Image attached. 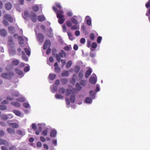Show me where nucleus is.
<instances>
[{
    "mask_svg": "<svg viewBox=\"0 0 150 150\" xmlns=\"http://www.w3.org/2000/svg\"><path fill=\"white\" fill-rule=\"evenodd\" d=\"M7 73H2L1 74V76L4 78L9 80V64H8L6 68Z\"/></svg>",
    "mask_w": 150,
    "mask_h": 150,
    "instance_id": "obj_1",
    "label": "nucleus"
},
{
    "mask_svg": "<svg viewBox=\"0 0 150 150\" xmlns=\"http://www.w3.org/2000/svg\"><path fill=\"white\" fill-rule=\"evenodd\" d=\"M15 47V44L13 42V40L10 38V53L13 55L15 54L16 53Z\"/></svg>",
    "mask_w": 150,
    "mask_h": 150,
    "instance_id": "obj_2",
    "label": "nucleus"
},
{
    "mask_svg": "<svg viewBox=\"0 0 150 150\" xmlns=\"http://www.w3.org/2000/svg\"><path fill=\"white\" fill-rule=\"evenodd\" d=\"M52 9L54 12H56L57 16V18H62L64 17V12L62 10L57 11V9L55 7L53 6Z\"/></svg>",
    "mask_w": 150,
    "mask_h": 150,
    "instance_id": "obj_3",
    "label": "nucleus"
},
{
    "mask_svg": "<svg viewBox=\"0 0 150 150\" xmlns=\"http://www.w3.org/2000/svg\"><path fill=\"white\" fill-rule=\"evenodd\" d=\"M64 56H66V53L64 51L62 50H61V52H59V54H56V59L57 61L58 62H60L61 61V59L60 57H63Z\"/></svg>",
    "mask_w": 150,
    "mask_h": 150,
    "instance_id": "obj_4",
    "label": "nucleus"
},
{
    "mask_svg": "<svg viewBox=\"0 0 150 150\" xmlns=\"http://www.w3.org/2000/svg\"><path fill=\"white\" fill-rule=\"evenodd\" d=\"M32 128L33 130L35 131V134L37 135H38L40 134V132H41L42 131V128L41 126L38 127V130H37L36 124L35 123H33L32 124Z\"/></svg>",
    "mask_w": 150,
    "mask_h": 150,
    "instance_id": "obj_5",
    "label": "nucleus"
},
{
    "mask_svg": "<svg viewBox=\"0 0 150 150\" xmlns=\"http://www.w3.org/2000/svg\"><path fill=\"white\" fill-rule=\"evenodd\" d=\"M30 17L32 21L35 22L37 20V16L36 14L33 12H30Z\"/></svg>",
    "mask_w": 150,
    "mask_h": 150,
    "instance_id": "obj_6",
    "label": "nucleus"
},
{
    "mask_svg": "<svg viewBox=\"0 0 150 150\" xmlns=\"http://www.w3.org/2000/svg\"><path fill=\"white\" fill-rule=\"evenodd\" d=\"M51 45V42L49 40H46L44 43L43 46V48L44 50L47 49L48 47H50Z\"/></svg>",
    "mask_w": 150,
    "mask_h": 150,
    "instance_id": "obj_7",
    "label": "nucleus"
},
{
    "mask_svg": "<svg viewBox=\"0 0 150 150\" xmlns=\"http://www.w3.org/2000/svg\"><path fill=\"white\" fill-rule=\"evenodd\" d=\"M37 37L38 40L40 42H43L44 39V36L42 34L39 33L37 35Z\"/></svg>",
    "mask_w": 150,
    "mask_h": 150,
    "instance_id": "obj_8",
    "label": "nucleus"
},
{
    "mask_svg": "<svg viewBox=\"0 0 150 150\" xmlns=\"http://www.w3.org/2000/svg\"><path fill=\"white\" fill-rule=\"evenodd\" d=\"M7 34V31L4 28L0 29V35L2 37H5Z\"/></svg>",
    "mask_w": 150,
    "mask_h": 150,
    "instance_id": "obj_9",
    "label": "nucleus"
},
{
    "mask_svg": "<svg viewBox=\"0 0 150 150\" xmlns=\"http://www.w3.org/2000/svg\"><path fill=\"white\" fill-rule=\"evenodd\" d=\"M96 81V79L95 77L92 76L89 78V82L91 84H95Z\"/></svg>",
    "mask_w": 150,
    "mask_h": 150,
    "instance_id": "obj_10",
    "label": "nucleus"
},
{
    "mask_svg": "<svg viewBox=\"0 0 150 150\" xmlns=\"http://www.w3.org/2000/svg\"><path fill=\"white\" fill-rule=\"evenodd\" d=\"M74 93L73 90L70 89H67L66 90L65 95L67 96H68L70 95H73Z\"/></svg>",
    "mask_w": 150,
    "mask_h": 150,
    "instance_id": "obj_11",
    "label": "nucleus"
},
{
    "mask_svg": "<svg viewBox=\"0 0 150 150\" xmlns=\"http://www.w3.org/2000/svg\"><path fill=\"white\" fill-rule=\"evenodd\" d=\"M7 100H4L2 101L1 103V104L5 105L8 104L9 103V95H8L6 98Z\"/></svg>",
    "mask_w": 150,
    "mask_h": 150,
    "instance_id": "obj_12",
    "label": "nucleus"
},
{
    "mask_svg": "<svg viewBox=\"0 0 150 150\" xmlns=\"http://www.w3.org/2000/svg\"><path fill=\"white\" fill-rule=\"evenodd\" d=\"M11 95L14 97H19L21 95L19 92L17 91H14L11 93Z\"/></svg>",
    "mask_w": 150,
    "mask_h": 150,
    "instance_id": "obj_13",
    "label": "nucleus"
},
{
    "mask_svg": "<svg viewBox=\"0 0 150 150\" xmlns=\"http://www.w3.org/2000/svg\"><path fill=\"white\" fill-rule=\"evenodd\" d=\"M57 134V131L55 129H53L50 132V137H55Z\"/></svg>",
    "mask_w": 150,
    "mask_h": 150,
    "instance_id": "obj_14",
    "label": "nucleus"
},
{
    "mask_svg": "<svg viewBox=\"0 0 150 150\" xmlns=\"http://www.w3.org/2000/svg\"><path fill=\"white\" fill-rule=\"evenodd\" d=\"M0 144L4 145L5 146L8 145V142L5 139L0 138Z\"/></svg>",
    "mask_w": 150,
    "mask_h": 150,
    "instance_id": "obj_15",
    "label": "nucleus"
},
{
    "mask_svg": "<svg viewBox=\"0 0 150 150\" xmlns=\"http://www.w3.org/2000/svg\"><path fill=\"white\" fill-rule=\"evenodd\" d=\"M71 102L72 103H74L75 101V93H74L73 95H71L69 97Z\"/></svg>",
    "mask_w": 150,
    "mask_h": 150,
    "instance_id": "obj_16",
    "label": "nucleus"
},
{
    "mask_svg": "<svg viewBox=\"0 0 150 150\" xmlns=\"http://www.w3.org/2000/svg\"><path fill=\"white\" fill-rule=\"evenodd\" d=\"M10 127L13 128H17L19 127L18 124L16 123H10Z\"/></svg>",
    "mask_w": 150,
    "mask_h": 150,
    "instance_id": "obj_17",
    "label": "nucleus"
},
{
    "mask_svg": "<svg viewBox=\"0 0 150 150\" xmlns=\"http://www.w3.org/2000/svg\"><path fill=\"white\" fill-rule=\"evenodd\" d=\"M38 21L40 22L43 21L45 20V17L43 15L38 16Z\"/></svg>",
    "mask_w": 150,
    "mask_h": 150,
    "instance_id": "obj_18",
    "label": "nucleus"
},
{
    "mask_svg": "<svg viewBox=\"0 0 150 150\" xmlns=\"http://www.w3.org/2000/svg\"><path fill=\"white\" fill-rule=\"evenodd\" d=\"M92 73V70L91 69H89L87 70L85 73V77L87 78Z\"/></svg>",
    "mask_w": 150,
    "mask_h": 150,
    "instance_id": "obj_19",
    "label": "nucleus"
},
{
    "mask_svg": "<svg viewBox=\"0 0 150 150\" xmlns=\"http://www.w3.org/2000/svg\"><path fill=\"white\" fill-rule=\"evenodd\" d=\"M56 77V75L54 74H49V79L51 80H53L55 79Z\"/></svg>",
    "mask_w": 150,
    "mask_h": 150,
    "instance_id": "obj_20",
    "label": "nucleus"
},
{
    "mask_svg": "<svg viewBox=\"0 0 150 150\" xmlns=\"http://www.w3.org/2000/svg\"><path fill=\"white\" fill-rule=\"evenodd\" d=\"M29 16V13L28 11H24V13L22 14V16L23 18H26Z\"/></svg>",
    "mask_w": 150,
    "mask_h": 150,
    "instance_id": "obj_21",
    "label": "nucleus"
},
{
    "mask_svg": "<svg viewBox=\"0 0 150 150\" xmlns=\"http://www.w3.org/2000/svg\"><path fill=\"white\" fill-rule=\"evenodd\" d=\"M11 104L13 105L16 107H19L21 106L20 103L16 101L11 102Z\"/></svg>",
    "mask_w": 150,
    "mask_h": 150,
    "instance_id": "obj_22",
    "label": "nucleus"
},
{
    "mask_svg": "<svg viewBox=\"0 0 150 150\" xmlns=\"http://www.w3.org/2000/svg\"><path fill=\"white\" fill-rule=\"evenodd\" d=\"M22 58L26 62L28 61V58L25 55V53L23 51H22Z\"/></svg>",
    "mask_w": 150,
    "mask_h": 150,
    "instance_id": "obj_23",
    "label": "nucleus"
},
{
    "mask_svg": "<svg viewBox=\"0 0 150 150\" xmlns=\"http://www.w3.org/2000/svg\"><path fill=\"white\" fill-rule=\"evenodd\" d=\"M14 71L15 72L18 74L19 75L23 76V72L22 71L18 70L17 69H15Z\"/></svg>",
    "mask_w": 150,
    "mask_h": 150,
    "instance_id": "obj_24",
    "label": "nucleus"
},
{
    "mask_svg": "<svg viewBox=\"0 0 150 150\" xmlns=\"http://www.w3.org/2000/svg\"><path fill=\"white\" fill-rule=\"evenodd\" d=\"M58 18H59L58 22L60 24H63L65 20L64 17Z\"/></svg>",
    "mask_w": 150,
    "mask_h": 150,
    "instance_id": "obj_25",
    "label": "nucleus"
},
{
    "mask_svg": "<svg viewBox=\"0 0 150 150\" xmlns=\"http://www.w3.org/2000/svg\"><path fill=\"white\" fill-rule=\"evenodd\" d=\"M19 62L18 60H13L11 62L12 64L14 66H17L19 64Z\"/></svg>",
    "mask_w": 150,
    "mask_h": 150,
    "instance_id": "obj_26",
    "label": "nucleus"
},
{
    "mask_svg": "<svg viewBox=\"0 0 150 150\" xmlns=\"http://www.w3.org/2000/svg\"><path fill=\"white\" fill-rule=\"evenodd\" d=\"M85 102L87 103H90L92 102V99L90 97H87L85 100Z\"/></svg>",
    "mask_w": 150,
    "mask_h": 150,
    "instance_id": "obj_27",
    "label": "nucleus"
},
{
    "mask_svg": "<svg viewBox=\"0 0 150 150\" xmlns=\"http://www.w3.org/2000/svg\"><path fill=\"white\" fill-rule=\"evenodd\" d=\"M59 91L60 94H63L65 92V89L63 87H60L59 90Z\"/></svg>",
    "mask_w": 150,
    "mask_h": 150,
    "instance_id": "obj_28",
    "label": "nucleus"
},
{
    "mask_svg": "<svg viewBox=\"0 0 150 150\" xmlns=\"http://www.w3.org/2000/svg\"><path fill=\"white\" fill-rule=\"evenodd\" d=\"M4 19L7 20L9 22V14H6L4 16Z\"/></svg>",
    "mask_w": 150,
    "mask_h": 150,
    "instance_id": "obj_29",
    "label": "nucleus"
},
{
    "mask_svg": "<svg viewBox=\"0 0 150 150\" xmlns=\"http://www.w3.org/2000/svg\"><path fill=\"white\" fill-rule=\"evenodd\" d=\"M6 106L4 105L1 104L0 105V110H5L7 109Z\"/></svg>",
    "mask_w": 150,
    "mask_h": 150,
    "instance_id": "obj_30",
    "label": "nucleus"
},
{
    "mask_svg": "<svg viewBox=\"0 0 150 150\" xmlns=\"http://www.w3.org/2000/svg\"><path fill=\"white\" fill-rule=\"evenodd\" d=\"M63 85L66 84L68 82V80L66 78L62 79H60Z\"/></svg>",
    "mask_w": 150,
    "mask_h": 150,
    "instance_id": "obj_31",
    "label": "nucleus"
},
{
    "mask_svg": "<svg viewBox=\"0 0 150 150\" xmlns=\"http://www.w3.org/2000/svg\"><path fill=\"white\" fill-rule=\"evenodd\" d=\"M16 100L19 102H23L25 101V99L23 97H22L17 98Z\"/></svg>",
    "mask_w": 150,
    "mask_h": 150,
    "instance_id": "obj_32",
    "label": "nucleus"
},
{
    "mask_svg": "<svg viewBox=\"0 0 150 150\" xmlns=\"http://www.w3.org/2000/svg\"><path fill=\"white\" fill-rule=\"evenodd\" d=\"M86 18H89V19H88L86 21L87 24L88 25H91V21L90 17L89 16H87Z\"/></svg>",
    "mask_w": 150,
    "mask_h": 150,
    "instance_id": "obj_33",
    "label": "nucleus"
},
{
    "mask_svg": "<svg viewBox=\"0 0 150 150\" xmlns=\"http://www.w3.org/2000/svg\"><path fill=\"white\" fill-rule=\"evenodd\" d=\"M2 23L3 25L6 27L8 26L9 24L8 21L5 19H4L2 21Z\"/></svg>",
    "mask_w": 150,
    "mask_h": 150,
    "instance_id": "obj_34",
    "label": "nucleus"
},
{
    "mask_svg": "<svg viewBox=\"0 0 150 150\" xmlns=\"http://www.w3.org/2000/svg\"><path fill=\"white\" fill-rule=\"evenodd\" d=\"M80 83L82 86H85L86 84V81L85 80H81L79 82Z\"/></svg>",
    "mask_w": 150,
    "mask_h": 150,
    "instance_id": "obj_35",
    "label": "nucleus"
},
{
    "mask_svg": "<svg viewBox=\"0 0 150 150\" xmlns=\"http://www.w3.org/2000/svg\"><path fill=\"white\" fill-rule=\"evenodd\" d=\"M13 112L16 115L18 116H20L21 115V112L17 110H13Z\"/></svg>",
    "mask_w": 150,
    "mask_h": 150,
    "instance_id": "obj_36",
    "label": "nucleus"
},
{
    "mask_svg": "<svg viewBox=\"0 0 150 150\" xmlns=\"http://www.w3.org/2000/svg\"><path fill=\"white\" fill-rule=\"evenodd\" d=\"M72 64V61L71 60L69 61L66 64V67L67 68H69L71 66Z\"/></svg>",
    "mask_w": 150,
    "mask_h": 150,
    "instance_id": "obj_37",
    "label": "nucleus"
},
{
    "mask_svg": "<svg viewBox=\"0 0 150 150\" xmlns=\"http://www.w3.org/2000/svg\"><path fill=\"white\" fill-rule=\"evenodd\" d=\"M68 75L69 72L68 71H63L62 74V76L63 77L67 76H68Z\"/></svg>",
    "mask_w": 150,
    "mask_h": 150,
    "instance_id": "obj_38",
    "label": "nucleus"
},
{
    "mask_svg": "<svg viewBox=\"0 0 150 150\" xmlns=\"http://www.w3.org/2000/svg\"><path fill=\"white\" fill-rule=\"evenodd\" d=\"M83 71L81 70L79 73L78 76L79 77L80 79H82L83 77Z\"/></svg>",
    "mask_w": 150,
    "mask_h": 150,
    "instance_id": "obj_39",
    "label": "nucleus"
},
{
    "mask_svg": "<svg viewBox=\"0 0 150 150\" xmlns=\"http://www.w3.org/2000/svg\"><path fill=\"white\" fill-rule=\"evenodd\" d=\"M80 69V67L79 66H76L74 68V72L77 73L79 72Z\"/></svg>",
    "mask_w": 150,
    "mask_h": 150,
    "instance_id": "obj_40",
    "label": "nucleus"
},
{
    "mask_svg": "<svg viewBox=\"0 0 150 150\" xmlns=\"http://www.w3.org/2000/svg\"><path fill=\"white\" fill-rule=\"evenodd\" d=\"M5 8L7 10H9V2H7L5 5Z\"/></svg>",
    "mask_w": 150,
    "mask_h": 150,
    "instance_id": "obj_41",
    "label": "nucleus"
},
{
    "mask_svg": "<svg viewBox=\"0 0 150 150\" xmlns=\"http://www.w3.org/2000/svg\"><path fill=\"white\" fill-rule=\"evenodd\" d=\"M16 133L18 135L21 136H23L24 135L23 132L20 130H18L16 131Z\"/></svg>",
    "mask_w": 150,
    "mask_h": 150,
    "instance_id": "obj_42",
    "label": "nucleus"
},
{
    "mask_svg": "<svg viewBox=\"0 0 150 150\" xmlns=\"http://www.w3.org/2000/svg\"><path fill=\"white\" fill-rule=\"evenodd\" d=\"M55 97L57 99H62L63 98V96L59 94H57L55 95Z\"/></svg>",
    "mask_w": 150,
    "mask_h": 150,
    "instance_id": "obj_43",
    "label": "nucleus"
},
{
    "mask_svg": "<svg viewBox=\"0 0 150 150\" xmlns=\"http://www.w3.org/2000/svg\"><path fill=\"white\" fill-rule=\"evenodd\" d=\"M33 10L35 12H37L39 9V8L38 6H34L33 7Z\"/></svg>",
    "mask_w": 150,
    "mask_h": 150,
    "instance_id": "obj_44",
    "label": "nucleus"
},
{
    "mask_svg": "<svg viewBox=\"0 0 150 150\" xmlns=\"http://www.w3.org/2000/svg\"><path fill=\"white\" fill-rule=\"evenodd\" d=\"M7 47L8 53L9 55V36L8 37L7 40Z\"/></svg>",
    "mask_w": 150,
    "mask_h": 150,
    "instance_id": "obj_45",
    "label": "nucleus"
},
{
    "mask_svg": "<svg viewBox=\"0 0 150 150\" xmlns=\"http://www.w3.org/2000/svg\"><path fill=\"white\" fill-rule=\"evenodd\" d=\"M71 20L73 23L76 25H77L78 23L77 21L74 18H72Z\"/></svg>",
    "mask_w": 150,
    "mask_h": 150,
    "instance_id": "obj_46",
    "label": "nucleus"
},
{
    "mask_svg": "<svg viewBox=\"0 0 150 150\" xmlns=\"http://www.w3.org/2000/svg\"><path fill=\"white\" fill-rule=\"evenodd\" d=\"M55 71L57 73H59L60 72L61 69L59 67H55Z\"/></svg>",
    "mask_w": 150,
    "mask_h": 150,
    "instance_id": "obj_47",
    "label": "nucleus"
},
{
    "mask_svg": "<svg viewBox=\"0 0 150 150\" xmlns=\"http://www.w3.org/2000/svg\"><path fill=\"white\" fill-rule=\"evenodd\" d=\"M95 38V35L93 33H91L90 34V38L92 40H93Z\"/></svg>",
    "mask_w": 150,
    "mask_h": 150,
    "instance_id": "obj_48",
    "label": "nucleus"
},
{
    "mask_svg": "<svg viewBox=\"0 0 150 150\" xmlns=\"http://www.w3.org/2000/svg\"><path fill=\"white\" fill-rule=\"evenodd\" d=\"M24 50L25 53L28 55L29 56L30 55V52L27 48H25Z\"/></svg>",
    "mask_w": 150,
    "mask_h": 150,
    "instance_id": "obj_49",
    "label": "nucleus"
},
{
    "mask_svg": "<svg viewBox=\"0 0 150 150\" xmlns=\"http://www.w3.org/2000/svg\"><path fill=\"white\" fill-rule=\"evenodd\" d=\"M8 116L6 115H3L1 117V119L4 120H6L8 119Z\"/></svg>",
    "mask_w": 150,
    "mask_h": 150,
    "instance_id": "obj_50",
    "label": "nucleus"
},
{
    "mask_svg": "<svg viewBox=\"0 0 150 150\" xmlns=\"http://www.w3.org/2000/svg\"><path fill=\"white\" fill-rule=\"evenodd\" d=\"M67 34L70 40H73L74 39L71 33L69 32H68Z\"/></svg>",
    "mask_w": 150,
    "mask_h": 150,
    "instance_id": "obj_51",
    "label": "nucleus"
},
{
    "mask_svg": "<svg viewBox=\"0 0 150 150\" xmlns=\"http://www.w3.org/2000/svg\"><path fill=\"white\" fill-rule=\"evenodd\" d=\"M71 29L73 30H76L79 28V26L76 25H74L71 27Z\"/></svg>",
    "mask_w": 150,
    "mask_h": 150,
    "instance_id": "obj_52",
    "label": "nucleus"
},
{
    "mask_svg": "<svg viewBox=\"0 0 150 150\" xmlns=\"http://www.w3.org/2000/svg\"><path fill=\"white\" fill-rule=\"evenodd\" d=\"M48 132L47 130H45L42 131V134L44 136H46L47 135Z\"/></svg>",
    "mask_w": 150,
    "mask_h": 150,
    "instance_id": "obj_53",
    "label": "nucleus"
},
{
    "mask_svg": "<svg viewBox=\"0 0 150 150\" xmlns=\"http://www.w3.org/2000/svg\"><path fill=\"white\" fill-rule=\"evenodd\" d=\"M67 25L68 27L71 26L72 24L71 22L69 21H67L66 22Z\"/></svg>",
    "mask_w": 150,
    "mask_h": 150,
    "instance_id": "obj_54",
    "label": "nucleus"
},
{
    "mask_svg": "<svg viewBox=\"0 0 150 150\" xmlns=\"http://www.w3.org/2000/svg\"><path fill=\"white\" fill-rule=\"evenodd\" d=\"M15 133V130L13 129L10 128V134L11 135H13Z\"/></svg>",
    "mask_w": 150,
    "mask_h": 150,
    "instance_id": "obj_55",
    "label": "nucleus"
},
{
    "mask_svg": "<svg viewBox=\"0 0 150 150\" xmlns=\"http://www.w3.org/2000/svg\"><path fill=\"white\" fill-rule=\"evenodd\" d=\"M97 45L96 43L93 42L91 45V47L93 49H95L96 48Z\"/></svg>",
    "mask_w": 150,
    "mask_h": 150,
    "instance_id": "obj_56",
    "label": "nucleus"
},
{
    "mask_svg": "<svg viewBox=\"0 0 150 150\" xmlns=\"http://www.w3.org/2000/svg\"><path fill=\"white\" fill-rule=\"evenodd\" d=\"M76 88L79 91H80L81 89V86L78 83H76Z\"/></svg>",
    "mask_w": 150,
    "mask_h": 150,
    "instance_id": "obj_57",
    "label": "nucleus"
},
{
    "mask_svg": "<svg viewBox=\"0 0 150 150\" xmlns=\"http://www.w3.org/2000/svg\"><path fill=\"white\" fill-rule=\"evenodd\" d=\"M102 40V37L101 36H98L97 39V42L98 43H100Z\"/></svg>",
    "mask_w": 150,
    "mask_h": 150,
    "instance_id": "obj_58",
    "label": "nucleus"
},
{
    "mask_svg": "<svg viewBox=\"0 0 150 150\" xmlns=\"http://www.w3.org/2000/svg\"><path fill=\"white\" fill-rule=\"evenodd\" d=\"M57 52V50L55 49H52V54L53 57H54L55 55L56 54Z\"/></svg>",
    "mask_w": 150,
    "mask_h": 150,
    "instance_id": "obj_59",
    "label": "nucleus"
},
{
    "mask_svg": "<svg viewBox=\"0 0 150 150\" xmlns=\"http://www.w3.org/2000/svg\"><path fill=\"white\" fill-rule=\"evenodd\" d=\"M5 134L3 130H0V137L4 136Z\"/></svg>",
    "mask_w": 150,
    "mask_h": 150,
    "instance_id": "obj_60",
    "label": "nucleus"
},
{
    "mask_svg": "<svg viewBox=\"0 0 150 150\" xmlns=\"http://www.w3.org/2000/svg\"><path fill=\"white\" fill-rule=\"evenodd\" d=\"M0 125L3 127H5L6 126V123L2 121H0Z\"/></svg>",
    "mask_w": 150,
    "mask_h": 150,
    "instance_id": "obj_61",
    "label": "nucleus"
},
{
    "mask_svg": "<svg viewBox=\"0 0 150 150\" xmlns=\"http://www.w3.org/2000/svg\"><path fill=\"white\" fill-rule=\"evenodd\" d=\"M55 5L57 8H59L60 9H62V7L60 4L57 3H56L55 4Z\"/></svg>",
    "mask_w": 150,
    "mask_h": 150,
    "instance_id": "obj_62",
    "label": "nucleus"
},
{
    "mask_svg": "<svg viewBox=\"0 0 150 150\" xmlns=\"http://www.w3.org/2000/svg\"><path fill=\"white\" fill-rule=\"evenodd\" d=\"M76 75L74 74L73 75L72 78V81L74 83L75 82V81H76L75 79L76 78Z\"/></svg>",
    "mask_w": 150,
    "mask_h": 150,
    "instance_id": "obj_63",
    "label": "nucleus"
},
{
    "mask_svg": "<svg viewBox=\"0 0 150 150\" xmlns=\"http://www.w3.org/2000/svg\"><path fill=\"white\" fill-rule=\"evenodd\" d=\"M86 41L85 39L84 38H82L80 40V42L82 44H83L85 43Z\"/></svg>",
    "mask_w": 150,
    "mask_h": 150,
    "instance_id": "obj_64",
    "label": "nucleus"
}]
</instances>
